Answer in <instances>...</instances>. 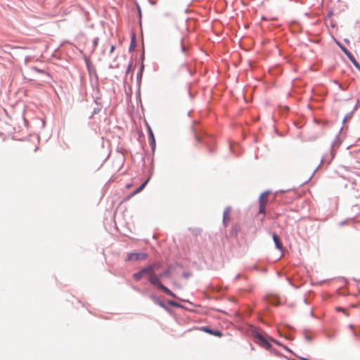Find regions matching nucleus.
Instances as JSON below:
<instances>
[{"label":"nucleus","instance_id":"obj_8","mask_svg":"<svg viewBox=\"0 0 360 360\" xmlns=\"http://www.w3.org/2000/svg\"><path fill=\"white\" fill-rule=\"evenodd\" d=\"M202 330L217 337H221L222 335L221 333L219 330H212L207 327H203Z\"/></svg>","mask_w":360,"mask_h":360},{"label":"nucleus","instance_id":"obj_19","mask_svg":"<svg viewBox=\"0 0 360 360\" xmlns=\"http://www.w3.org/2000/svg\"><path fill=\"white\" fill-rule=\"evenodd\" d=\"M342 51L345 52V53L347 56L348 58H349V54H352L346 49H342Z\"/></svg>","mask_w":360,"mask_h":360},{"label":"nucleus","instance_id":"obj_1","mask_svg":"<svg viewBox=\"0 0 360 360\" xmlns=\"http://www.w3.org/2000/svg\"><path fill=\"white\" fill-rule=\"evenodd\" d=\"M160 276H158L155 273H152L148 278L149 282L156 286L158 288L162 290L165 294L169 295L173 297H176L175 294H174L169 288L165 287L162 284L160 281Z\"/></svg>","mask_w":360,"mask_h":360},{"label":"nucleus","instance_id":"obj_11","mask_svg":"<svg viewBox=\"0 0 360 360\" xmlns=\"http://www.w3.org/2000/svg\"><path fill=\"white\" fill-rule=\"evenodd\" d=\"M143 274L142 273L141 271H139V272H136L135 274H133V277L134 278L136 281H140L142 277L143 276Z\"/></svg>","mask_w":360,"mask_h":360},{"label":"nucleus","instance_id":"obj_23","mask_svg":"<svg viewBox=\"0 0 360 360\" xmlns=\"http://www.w3.org/2000/svg\"><path fill=\"white\" fill-rule=\"evenodd\" d=\"M359 70H360V65L359 63L356 61L355 63H353Z\"/></svg>","mask_w":360,"mask_h":360},{"label":"nucleus","instance_id":"obj_27","mask_svg":"<svg viewBox=\"0 0 360 360\" xmlns=\"http://www.w3.org/2000/svg\"><path fill=\"white\" fill-rule=\"evenodd\" d=\"M131 184H127V185L126 186V188H131Z\"/></svg>","mask_w":360,"mask_h":360},{"label":"nucleus","instance_id":"obj_10","mask_svg":"<svg viewBox=\"0 0 360 360\" xmlns=\"http://www.w3.org/2000/svg\"><path fill=\"white\" fill-rule=\"evenodd\" d=\"M143 275L148 274L149 276L153 273V267L149 265L146 268H143L141 270Z\"/></svg>","mask_w":360,"mask_h":360},{"label":"nucleus","instance_id":"obj_20","mask_svg":"<svg viewBox=\"0 0 360 360\" xmlns=\"http://www.w3.org/2000/svg\"><path fill=\"white\" fill-rule=\"evenodd\" d=\"M342 51L345 52V53L347 56L348 58H349V54H352L346 49H342Z\"/></svg>","mask_w":360,"mask_h":360},{"label":"nucleus","instance_id":"obj_6","mask_svg":"<svg viewBox=\"0 0 360 360\" xmlns=\"http://www.w3.org/2000/svg\"><path fill=\"white\" fill-rule=\"evenodd\" d=\"M148 257L146 252H131L127 255L128 261L143 260Z\"/></svg>","mask_w":360,"mask_h":360},{"label":"nucleus","instance_id":"obj_4","mask_svg":"<svg viewBox=\"0 0 360 360\" xmlns=\"http://www.w3.org/2000/svg\"><path fill=\"white\" fill-rule=\"evenodd\" d=\"M252 336L255 339V342L261 345L262 347H264L265 349H269L271 347V345L269 342V340L264 335L257 331H253Z\"/></svg>","mask_w":360,"mask_h":360},{"label":"nucleus","instance_id":"obj_18","mask_svg":"<svg viewBox=\"0 0 360 360\" xmlns=\"http://www.w3.org/2000/svg\"><path fill=\"white\" fill-rule=\"evenodd\" d=\"M349 58L350 61L352 63H356V59L354 58V57L352 54H349Z\"/></svg>","mask_w":360,"mask_h":360},{"label":"nucleus","instance_id":"obj_7","mask_svg":"<svg viewBox=\"0 0 360 360\" xmlns=\"http://www.w3.org/2000/svg\"><path fill=\"white\" fill-rule=\"evenodd\" d=\"M273 240L275 243L276 248L278 249L279 250H282L283 244H282L279 237L276 233L273 234Z\"/></svg>","mask_w":360,"mask_h":360},{"label":"nucleus","instance_id":"obj_14","mask_svg":"<svg viewBox=\"0 0 360 360\" xmlns=\"http://www.w3.org/2000/svg\"><path fill=\"white\" fill-rule=\"evenodd\" d=\"M149 266L153 267V273H155V270L159 269L160 264L159 262H158V263H154L153 264H150Z\"/></svg>","mask_w":360,"mask_h":360},{"label":"nucleus","instance_id":"obj_17","mask_svg":"<svg viewBox=\"0 0 360 360\" xmlns=\"http://www.w3.org/2000/svg\"><path fill=\"white\" fill-rule=\"evenodd\" d=\"M168 304L171 306H173V307H177L179 306V304L175 302V301H168Z\"/></svg>","mask_w":360,"mask_h":360},{"label":"nucleus","instance_id":"obj_13","mask_svg":"<svg viewBox=\"0 0 360 360\" xmlns=\"http://www.w3.org/2000/svg\"><path fill=\"white\" fill-rule=\"evenodd\" d=\"M229 213L230 210L229 208L226 209L224 212V221L226 222V220L229 219Z\"/></svg>","mask_w":360,"mask_h":360},{"label":"nucleus","instance_id":"obj_22","mask_svg":"<svg viewBox=\"0 0 360 360\" xmlns=\"http://www.w3.org/2000/svg\"><path fill=\"white\" fill-rule=\"evenodd\" d=\"M115 50V46L112 45L110 47V53H112Z\"/></svg>","mask_w":360,"mask_h":360},{"label":"nucleus","instance_id":"obj_26","mask_svg":"<svg viewBox=\"0 0 360 360\" xmlns=\"http://www.w3.org/2000/svg\"><path fill=\"white\" fill-rule=\"evenodd\" d=\"M195 138L197 141H200V137L198 135H195Z\"/></svg>","mask_w":360,"mask_h":360},{"label":"nucleus","instance_id":"obj_12","mask_svg":"<svg viewBox=\"0 0 360 360\" xmlns=\"http://www.w3.org/2000/svg\"><path fill=\"white\" fill-rule=\"evenodd\" d=\"M149 141L152 146L155 145V137L150 128H149Z\"/></svg>","mask_w":360,"mask_h":360},{"label":"nucleus","instance_id":"obj_2","mask_svg":"<svg viewBox=\"0 0 360 360\" xmlns=\"http://www.w3.org/2000/svg\"><path fill=\"white\" fill-rule=\"evenodd\" d=\"M252 336L255 339V342L261 345L262 347H264L265 349H269L271 347V345L269 342V340L264 335L257 331H253Z\"/></svg>","mask_w":360,"mask_h":360},{"label":"nucleus","instance_id":"obj_3","mask_svg":"<svg viewBox=\"0 0 360 360\" xmlns=\"http://www.w3.org/2000/svg\"><path fill=\"white\" fill-rule=\"evenodd\" d=\"M252 336L255 339V342L261 345L262 347H264L265 349H269L271 347V345L269 342V340L264 335L257 331H253Z\"/></svg>","mask_w":360,"mask_h":360},{"label":"nucleus","instance_id":"obj_16","mask_svg":"<svg viewBox=\"0 0 360 360\" xmlns=\"http://www.w3.org/2000/svg\"><path fill=\"white\" fill-rule=\"evenodd\" d=\"M179 48L181 50L182 52H185L186 50V46L182 41L179 44Z\"/></svg>","mask_w":360,"mask_h":360},{"label":"nucleus","instance_id":"obj_25","mask_svg":"<svg viewBox=\"0 0 360 360\" xmlns=\"http://www.w3.org/2000/svg\"><path fill=\"white\" fill-rule=\"evenodd\" d=\"M159 305L161 306L162 307H165L164 303L162 302H159Z\"/></svg>","mask_w":360,"mask_h":360},{"label":"nucleus","instance_id":"obj_9","mask_svg":"<svg viewBox=\"0 0 360 360\" xmlns=\"http://www.w3.org/2000/svg\"><path fill=\"white\" fill-rule=\"evenodd\" d=\"M149 179H147L145 182H143L136 191H134L130 195V197L134 196L139 193H140L146 186L147 183L148 182Z\"/></svg>","mask_w":360,"mask_h":360},{"label":"nucleus","instance_id":"obj_15","mask_svg":"<svg viewBox=\"0 0 360 360\" xmlns=\"http://www.w3.org/2000/svg\"><path fill=\"white\" fill-rule=\"evenodd\" d=\"M170 274H171V271L169 270V269H166L164 272H162L160 275V277H164V276H170Z\"/></svg>","mask_w":360,"mask_h":360},{"label":"nucleus","instance_id":"obj_24","mask_svg":"<svg viewBox=\"0 0 360 360\" xmlns=\"http://www.w3.org/2000/svg\"><path fill=\"white\" fill-rule=\"evenodd\" d=\"M38 149V147L37 146H34V148L32 149L33 152H36Z\"/></svg>","mask_w":360,"mask_h":360},{"label":"nucleus","instance_id":"obj_21","mask_svg":"<svg viewBox=\"0 0 360 360\" xmlns=\"http://www.w3.org/2000/svg\"><path fill=\"white\" fill-rule=\"evenodd\" d=\"M342 51L345 52V53L347 56L348 58H349V54H352L346 49H342Z\"/></svg>","mask_w":360,"mask_h":360},{"label":"nucleus","instance_id":"obj_5","mask_svg":"<svg viewBox=\"0 0 360 360\" xmlns=\"http://www.w3.org/2000/svg\"><path fill=\"white\" fill-rule=\"evenodd\" d=\"M269 191L262 193L259 198V214H266V206L269 202Z\"/></svg>","mask_w":360,"mask_h":360}]
</instances>
